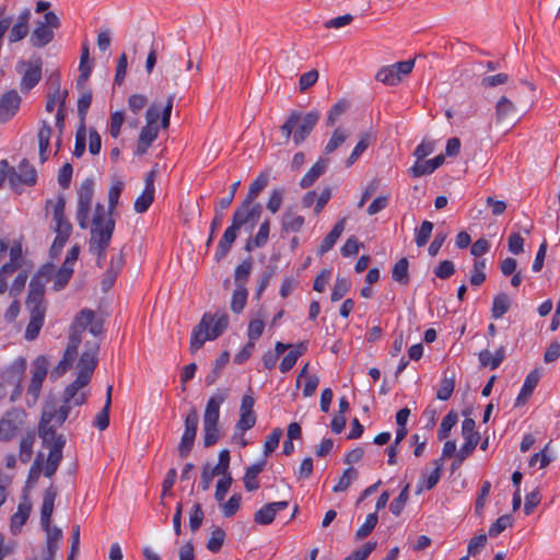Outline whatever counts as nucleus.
Here are the masks:
<instances>
[{"mask_svg":"<svg viewBox=\"0 0 560 560\" xmlns=\"http://www.w3.org/2000/svg\"><path fill=\"white\" fill-rule=\"evenodd\" d=\"M262 212L260 203L247 202L245 199L242 205L234 211L232 224L224 231L217 250L214 258L217 261L222 260L230 252L233 243L237 237V233L245 224L250 223L252 228L259 220Z\"/></svg>","mask_w":560,"mask_h":560,"instance_id":"obj_1","label":"nucleus"},{"mask_svg":"<svg viewBox=\"0 0 560 560\" xmlns=\"http://www.w3.org/2000/svg\"><path fill=\"white\" fill-rule=\"evenodd\" d=\"M229 327V315L224 311L205 313L199 324L192 329L190 337V352L196 353L207 340H215Z\"/></svg>","mask_w":560,"mask_h":560,"instance_id":"obj_2","label":"nucleus"},{"mask_svg":"<svg viewBox=\"0 0 560 560\" xmlns=\"http://www.w3.org/2000/svg\"><path fill=\"white\" fill-rule=\"evenodd\" d=\"M320 114L314 109L308 113L291 110L287 120L280 126V131L285 141L292 138L295 145H300L311 135L318 124Z\"/></svg>","mask_w":560,"mask_h":560,"instance_id":"obj_3","label":"nucleus"},{"mask_svg":"<svg viewBox=\"0 0 560 560\" xmlns=\"http://www.w3.org/2000/svg\"><path fill=\"white\" fill-rule=\"evenodd\" d=\"M98 350V340L85 342L84 351L82 352L77 365V378L66 387L67 399L73 398L78 390L90 383L93 372L97 365Z\"/></svg>","mask_w":560,"mask_h":560,"instance_id":"obj_4","label":"nucleus"},{"mask_svg":"<svg viewBox=\"0 0 560 560\" xmlns=\"http://www.w3.org/2000/svg\"><path fill=\"white\" fill-rule=\"evenodd\" d=\"M71 400L72 398L67 399L65 389L62 394V405L58 409H55L49 405L45 406L38 424V435L42 438L43 443L50 442V440H57L60 435L56 433V428L62 425L69 417Z\"/></svg>","mask_w":560,"mask_h":560,"instance_id":"obj_5","label":"nucleus"},{"mask_svg":"<svg viewBox=\"0 0 560 560\" xmlns=\"http://www.w3.org/2000/svg\"><path fill=\"white\" fill-rule=\"evenodd\" d=\"M115 231V220L113 217L106 215L105 206L96 203L91 224V238L89 247H98L107 249Z\"/></svg>","mask_w":560,"mask_h":560,"instance_id":"obj_6","label":"nucleus"},{"mask_svg":"<svg viewBox=\"0 0 560 560\" xmlns=\"http://www.w3.org/2000/svg\"><path fill=\"white\" fill-rule=\"evenodd\" d=\"M66 199L63 196H59L54 206L52 220L55 222L54 232L56 237L50 247V255L52 257L58 256L65 244L68 242L72 233V224L65 215Z\"/></svg>","mask_w":560,"mask_h":560,"instance_id":"obj_7","label":"nucleus"},{"mask_svg":"<svg viewBox=\"0 0 560 560\" xmlns=\"http://www.w3.org/2000/svg\"><path fill=\"white\" fill-rule=\"evenodd\" d=\"M61 22L55 12H46L44 20L36 23V27L31 35L32 46L42 48L48 45L54 39V30L59 28Z\"/></svg>","mask_w":560,"mask_h":560,"instance_id":"obj_8","label":"nucleus"},{"mask_svg":"<svg viewBox=\"0 0 560 560\" xmlns=\"http://www.w3.org/2000/svg\"><path fill=\"white\" fill-rule=\"evenodd\" d=\"M15 69L22 74L20 83L21 91L28 93L42 79L43 60L39 56L30 60L22 59L18 61Z\"/></svg>","mask_w":560,"mask_h":560,"instance_id":"obj_9","label":"nucleus"},{"mask_svg":"<svg viewBox=\"0 0 560 560\" xmlns=\"http://www.w3.org/2000/svg\"><path fill=\"white\" fill-rule=\"evenodd\" d=\"M103 319L95 318V313L90 308L80 311L73 319L70 327L69 336L77 334L82 338V332L89 328V331L94 336V340L101 342V336L103 334Z\"/></svg>","mask_w":560,"mask_h":560,"instance_id":"obj_10","label":"nucleus"},{"mask_svg":"<svg viewBox=\"0 0 560 560\" xmlns=\"http://www.w3.org/2000/svg\"><path fill=\"white\" fill-rule=\"evenodd\" d=\"M26 413L21 408H11L0 419V441H12L23 429Z\"/></svg>","mask_w":560,"mask_h":560,"instance_id":"obj_11","label":"nucleus"},{"mask_svg":"<svg viewBox=\"0 0 560 560\" xmlns=\"http://www.w3.org/2000/svg\"><path fill=\"white\" fill-rule=\"evenodd\" d=\"M48 368L49 361L46 355H38L32 362V378L26 390L28 406L36 404L40 395L43 382L48 374Z\"/></svg>","mask_w":560,"mask_h":560,"instance_id":"obj_12","label":"nucleus"},{"mask_svg":"<svg viewBox=\"0 0 560 560\" xmlns=\"http://www.w3.org/2000/svg\"><path fill=\"white\" fill-rule=\"evenodd\" d=\"M94 196V180L92 178L84 179L78 190V206L75 219L82 230L89 226V215L92 208V200Z\"/></svg>","mask_w":560,"mask_h":560,"instance_id":"obj_13","label":"nucleus"},{"mask_svg":"<svg viewBox=\"0 0 560 560\" xmlns=\"http://www.w3.org/2000/svg\"><path fill=\"white\" fill-rule=\"evenodd\" d=\"M198 424L199 415L196 408H191L185 417L184 433L177 446L178 455L180 458H186L190 454L197 436Z\"/></svg>","mask_w":560,"mask_h":560,"instance_id":"obj_14","label":"nucleus"},{"mask_svg":"<svg viewBox=\"0 0 560 560\" xmlns=\"http://www.w3.org/2000/svg\"><path fill=\"white\" fill-rule=\"evenodd\" d=\"M80 343L81 337H79L77 334H74L73 336H69V342L63 352L62 359L49 373L50 380L56 381L60 378L72 366L78 355V349Z\"/></svg>","mask_w":560,"mask_h":560,"instance_id":"obj_15","label":"nucleus"},{"mask_svg":"<svg viewBox=\"0 0 560 560\" xmlns=\"http://www.w3.org/2000/svg\"><path fill=\"white\" fill-rule=\"evenodd\" d=\"M159 118L160 105H158L156 103H152L145 113L147 125L142 127L140 131L138 139L140 142L144 141L145 143L151 145L152 142L158 138L159 127L156 124Z\"/></svg>","mask_w":560,"mask_h":560,"instance_id":"obj_16","label":"nucleus"},{"mask_svg":"<svg viewBox=\"0 0 560 560\" xmlns=\"http://www.w3.org/2000/svg\"><path fill=\"white\" fill-rule=\"evenodd\" d=\"M45 444L50 445L46 466L44 468V476L51 478L58 469V466L62 459V450L66 445V439L63 435H59L57 440H50Z\"/></svg>","mask_w":560,"mask_h":560,"instance_id":"obj_17","label":"nucleus"},{"mask_svg":"<svg viewBox=\"0 0 560 560\" xmlns=\"http://www.w3.org/2000/svg\"><path fill=\"white\" fill-rule=\"evenodd\" d=\"M9 182L11 186H15L16 183H22L27 186H33L37 180V172L33 164L28 160L23 159L19 166L18 172L14 168H10Z\"/></svg>","mask_w":560,"mask_h":560,"instance_id":"obj_18","label":"nucleus"},{"mask_svg":"<svg viewBox=\"0 0 560 560\" xmlns=\"http://www.w3.org/2000/svg\"><path fill=\"white\" fill-rule=\"evenodd\" d=\"M26 370V360L19 358L5 371V380L10 384H15V388L11 395V400L14 401L21 396L23 392L22 378Z\"/></svg>","mask_w":560,"mask_h":560,"instance_id":"obj_19","label":"nucleus"},{"mask_svg":"<svg viewBox=\"0 0 560 560\" xmlns=\"http://www.w3.org/2000/svg\"><path fill=\"white\" fill-rule=\"evenodd\" d=\"M229 388H219L207 401L203 412V423L219 422L220 406L228 399Z\"/></svg>","mask_w":560,"mask_h":560,"instance_id":"obj_20","label":"nucleus"},{"mask_svg":"<svg viewBox=\"0 0 560 560\" xmlns=\"http://www.w3.org/2000/svg\"><path fill=\"white\" fill-rule=\"evenodd\" d=\"M21 97L16 91L10 90L0 97V122L9 121L19 110Z\"/></svg>","mask_w":560,"mask_h":560,"instance_id":"obj_21","label":"nucleus"},{"mask_svg":"<svg viewBox=\"0 0 560 560\" xmlns=\"http://www.w3.org/2000/svg\"><path fill=\"white\" fill-rule=\"evenodd\" d=\"M288 501H278L265 504L254 514V522L259 525H269L273 522L278 512L287 509Z\"/></svg>","mask_w":560,"mask_h":560,"instance_id":"obj_22","label":"nucleus"},{"mask_svg":"<svg viewBox=\"0 0 560 560\" xmlns=\"http://www.w3.org/2000/svg\"><path fill=\"white\" fill-rule=\"evenodd\" d=\"M56 497L57 489L50 485L44 493L40 509V524L43 529H48V526H50V518L54 512Z\"/></svg>","mask_w":560,"mask_h":560,"instance_id":"obj_23","label":"nucleus"},{"mask_svg":"<svg viewBox=\"0 0 560 560\" xmlns=\"http://www.w3.org/2000/svg\"><path fill=\"white\" fill-rule=\"evenodd\" d=\"M32 16L31 10L25 8L18 16L15 24L11 27L9 34L10 43L22 40L28 33V22Z\"/></svg>","mask_w":560,"mask_h":560,"instance_id":"obj_24","label":"nucleus"},{"mask_svg":"<svg viewBox=\"0 0 560 560\" xmlns=\"http://www.w3.org/2000/svg\"><path fill=\"white\" fill-rule=\"evenodd\" d=\"M32 511V503L27 495H24L23 501L20 502L18 511L11 516V532L16 534L21 530L23 525L27 522Z\"/></svg>","mask_w":560,"mask_h":560,"instance_id":"obj_25","label":"nucleus"},{"mask_svg":"<svg viewBox=\"0 0 560 560\" xmlns=\"http://www.w3.org/2000/svg\"><path fill=\"white\" fill-rule=\"evenodd\" d=\"M10 261L1 267V275H12L23 265V250L20 241L13 242L9 250Z\"/></svg>","mask_w":560,"mask_h":560,"instance_id":"obj_26","label":"nucleus"},{"mask_svg":"<svg viewBox=\"0 0 560 560\" xmlns=\"http://www.w3.org/2000/svg\"><path fill=\"white\" fill-rule=\"evenodd\" d=\"M445 161L443 154H439L435 158L427 161H417L415 165L410 168V174L412 177H421L423 175H429L433 173L438 167H440Z\"/></svg>","mask_w":560,"mask_h":560,"instance_id":"obj_27","label":"nucleus"},{"mask_svg":"<svg viewBox=\"0 0 560 560\" xmlns=\"http://www.w3.org/2000/svg\"><path fill=\"white\" fill-rule=\"evenodd\" d=\"M329 159L320 158L300 180L302 188L311 187L327 171Z\"/></svg>","mask_w":560,"mask_h":560,"instance_id":"obj_28","label":"nucleus"},{"mask_svg":"<svg viewBox=\"0 0 560 560\" xmlns=\"http://www.w3.org/2000/svg\"><path fill=\"white\" fill-rule=\"evenodd\" d=\"M346 218H341L332 228V230L324 237L320 245L318 246L317 253L324 255L330 250L346 228Z\"/></svg>","mask_w":560,"mask_h":560,"instance_id":"obj_29","label":"nucleus"},{"mask_svg":"<svg viewBox=\"0 0 560 560\" xmlns=\"http://www.w3.org/2000/svg\"><path fill=\"white\" fill-rule=\"evenodd\" d=\"M266 464V459H260L247 467L243 478L244 487L247 491H255L259 488L257 476L264 470Z\"/></svg>","mask_w":560,"mask_h":560,"instance_id":"obj_30","label":"nucleus"},{"mask_svg":"<svg viewBox=\"0 0 560 560\" xmlns=\"http://www.w3.org/2000/svg\"><path fill=\"white\" fill-rule=\"evenodd\" d=\"M516 116V106L506 96H501L495 104L497 122L512 120Z\"/></svg>","mask_w":560,"mask_h":560,"instance_id":"obj_31","label":"nucleus"},{"mask_svg":"<svg viewBox=\"0 0 560 560\" xmlns=\"http://www.w3.org/2000/svg\"><path fill=\"white\" fill-rule=\"evenodd\" d=\"M540 375L537 370L529 372L524 381L522 389L516 398V405L520 406L525 404L526 400L532 396L535 387L539 382Z\"/></svg>","mask_w":560,"mask_h":560,"instance_id":"obj_32","label":"nucleus"},{"mask_svg":"<svg viewBox=\"0 0 560 560\" xmlns=\"http://www.w3.org/2000/svg\"><path fill=\"white\" fill-rule=\"evenodd\" d=\"M51 133L52 129L50 125L46 120H43L42 127L37 133L40 163H45L47 161V151L50 145Z\"/></svg>","mask_w":560,"mask_h":560,"instance_id":"obj_33","label":"nucleus"},{"mask_svg":"<svg viewBox=\"0 0 560 560\" xmlns=\"http://www.w3.org/2000/svg\"><path fill=\"white\" fill-rule=\"evenodd\" d=\"M36 435L34 430L27 431L22 435L19 444V458L23 464L31 460Z\"/></svg>","mask_w":560,"mask_h":560,"instance_id":"obj_34","label":"nucleus"},{"mask_svg":"<svg viewBox=\"0 0 560 560\" xmlns=\"http://www.w3.org/2000/svg\"><path fill=\"white\" fill-rule=\"evenodd\" d=\"M304 222V217L296 214L289 208L282 214L281 226L284 232H300Z\"/></svg>","mask_w":560,"mask_h":560,"instance_id":"obj_35","label":"nucleus"},{"mask_svg":"<svg viewBox=\"0 0 560 560\" xmlns=\"http://www.w3.org/2000/svg\"><path fill=\"white\" fill-rule=\"evenodd\" d=\"M112 392L113 385H108L106 389V399L103 409L96 415L93 424L101 431H104L109 425V410L112 406Z\"/></svg>","mask_w":560,"mask_h":560,"instance_id":"obj_36","label":"nucleus"},{"mask_svg":"<svg viewBox=\"0 0 560 560\" xmlns=\"http://www.w3.org/2000/svg\"><path fill=\"white\" fill-rule=\"evenodd\" d=\"M254 266L252 257L244 259L238 264L234 270V283L235 287H246V282L249 279Z\"/></svg>","mask_w":560,"mask_h":560,"instance_id":"obj_37","label":"nucleus"},{"mask_svg":"<svg viewBox=\"0 0 560 560\" xmlns=\"http://www.w3.org/2000/svg\"><path fill=\"white\" fill-rule=\"evenodd\" d=\"M125 183L120 179H115L108 190V207L106 211L107 217H113L115 209L117 208L119 197L124 190Z\"/></svg>","mask_w":560,"mask_h":560,"instance_id":"obj_38","label":"nucleus"},{"mask_svg":"<svg viewBox=\"0 0 560 560\" xmlns=\"http://www.w3.org/2000/svg\"><path fill=\"white\" fill-rule=\"evenodd\" d=\"M269 182V173L268 172H261L255 180L250 184L248 188V192L246 196L247 202H254V200L258 197L260 191L265 189V187L268 185Z\"/></svg>","mask_w":560,"mask_h":560,"instance_id":"obj_39","label":"nucleus"},{"mask_svg":"<svg viewBox=\"0 0 560 560\" xmlns=\"http://www.w3.org/2000/svg\"><path fill=\"white\" fill-rule=\"evenodd\" d=\"M45 285L44 281L32 279L26 299V305L44 303Z\"/></svg>","mask_w":560,"mask_h":560,"instance_id":"obj_40","label":"nucleus"},{"mask_svg":"<svg viewBox=\"0 0 560 560\" xmlns=\"http://www.w3.org/2000/svg\"><path fill=\"white\" fill-rule=\"evenodd\" d=\"M248 291L246 287H235L231 299V310L235 314H240L246 306Z\"/></svg>","mask_w":560,"mask_h":560,"instance_id":"obj_41","label":"nucleus"},{"mask_svg":"<svg viewBox=\"0 0 560 560\" xmlns=\"http://www.w3.org/2000/svg\"><path fill=\"white\" fill-rule=\"evenodd\" d=\"M409 261L406 257L400 258L392 270V278L400 284H408L409 282Z\"/></svg>","mask_w":560,"mask_h":560,"instance_id":"obj_42","label":"nucleus"},{"mask_svg":"<svg viewBox=\"0 0 560 560\" xmlns=\"http://www.w3.org/2000/svg\"><path fill=\"white\" fill-rule=\"evenodd\" d=\"M350 133L348 130L342 128H336L324 149V153L331 154L332 152H335L339 147H341L345 143Z\"/></svg>","mask_w":560,"mask_h":560,"instance_id":"obj_43","label":"nucleus"},{"mask_svg":"<svg viewBox=\"0 0 560 560\" xmlns=\"http://www.w3.org/2000/svg\"><path fill=\"white\" fill-rule=\"evenodd\" d=\"M47 533V539H46V548H47V556L55 557L57 550H58V542L62 539V530L58 527H50L48 526V529H44Z\"/></svg>","mask_w":560,"mask_h":560,"instance_id":"obj_44","label":"nucleus"},{"mask_svg":"<svg viewBox=\"0 0 560 560\" xmlns=\"http://www.w3.org/2000/svg\"><path fill=\"white\" fill-rule=\"evenodd\" d=\"M511 300L505 293H500L494 296L492 303V317L494 319L501 318L510 308Z\"/></svg>","mask_w":560,"mask_h":560,"instance_id":"obj_45","label":"nucleus"},{"mask_svg":"<svg viewBox=\"0 0 560 560\" xmlns=\"http://www.w3.org/2000/svg\"><path fill=\"white\" fill-rule=\"evenodd\" d=\"M553 459L552 451H551V442L547 443L545 447L538 452L535 453L530 459H529V466H535L537 463H539V468L547 467L551 460Z\"/></svg>","mask_w":560,"mask_h":560,"instance_id":"obj_46","label":"nucleus"},{"mask_svg":"<svg viewBox=\"0 0 560 560\" xmlns=\"http://www.w3.org/2000/svg\"><path fill=\"white\" fill-rule=\"evenodd\" d=\"M458 416L454 410H451L443 419L438 431V438L443 441L448 438L451 430L457 423Z\"/></svg>","mask_w":560,"mask_h":560,"instance_id":"obj_47","label":"nucleus"},{"mask_svg":"<svg viewBox=\"0 0 560 560\" xmlns=\"http://www.w3.org/2000/svg\"><path fill=\"white\" fill-rule=\"evenodd\" d=\"M52 80V84L55 85V91L48 95L45 108L48 113H52L56 104H61V101L63 100V91L60 90V77L59 74L56 75Z\"/></svg>","mask_w":560,"mask_h":560,"instance_id":"obj_48","label":"nucleus"},{"mask_svg":"<svg viewBox=\"0 0 560 560\" xmlns=\"http://www.w3.org/2000/svg\"><path fill=\"white\" fill-rule=\"evenodd\" d=\"M375 79L386 85H396L400 82V77L397 75V70L394 69L393 65L381 68Z\"/></svg>","mask_w":560,"mask_h":560,"instance_id":"obj_49","label":"nucleus"},{"mask_svg":"<svg viewBox=\"0 0 560 560\" xmlns=\"http://www.w3.org/2000/svg\"><path fill=\"white\" fill-rule=\"evenodd\" d=\"M219 422L203 423V445L210 447L220 440Z\"/></svg>","mask_w":560,"mask_h":560,"instance_id":"obj_50","label":"nucleus"},{"mask_svg":"<svg viewBox=\"0 0 560 560\" xmlns=\"http://www.w3.org/2000/svg\"><path fill=\"white\" fill-rule=\"evenodd\" d=\"M226 534L221 527H215L207 541V549L213 553H217L221 550Z\"/></svg>","mask_w":560,"mask_h":560,"instance_id":"obj_51","label":"nucleus"},{"mask_svg":"<svg viewBox=\"0 0 560 560\" xmlns=\"http://www.w3.org/2000/svg\"><path fill=\"white\" fill-rule=\"evenodd\" d=\"M377 522H378L377 513L376 512L370 513L366 516L365 522L357 529L355 539L362 540L365 537H368L373 532L375 526L377 525Z\"/></svg>","mask_w":560,"mask_h":560,"instance_id":"obj_52","label":"nucleus"},{"mask_svg":"<svg viewBox=\"0 0 560 560\" xmlns=\"http://www.w3.org/2000/svg\"><path fill=\"white\" fill-rule=\"evenodd\" d=\"M371 136L369 133L361 135V138L350 156L347 159L346 165L349 167L355 163V161L361 156V154L369 148Z\"/></svg>","mask_w":560,"mask_h":560,"instance_id":"obj_53","label":"nucleus"},{"mask_svg":"<svg viewBox=\"0 0 560 560\" xmlns=\"http://www.w3.org/2000/svg\"><path fill=\"white\" fill-rule=\"evenodd\" d=\"M486 260L485 259H476L474 261L471 275H470V284L475 287H479L486 280Z\"/></svg>","mask_w":560,"mask_h":560,"instance_id":"obj_54","label":"nucleus"},{"mask_svg":"<svg viewBox=\"0 0 560 560\" xmlns=\"http://www.w3.org/2000/svg\"><path fill=\"white\" fill-rule=\"evenodd\" d=\"M476 422L471 418H466L462 423V435L466 442L472 441L474 444L479 443L480 434L475 430Z\"/></svg>","mask_w":560,"mask_h":560,"instance_id":"obj_55","label":"nucleus"},{"mask_svg":"<svg viewBox=\"0 0 560 560\" xmlns=\"http://www.w3.org/2000/svg\"><path fill=\"white\" fill-rule=\"evenodd\" d=\"M409 485H406L397 498H395L390 504L389 510L395 516H399L409 499Z\"/></svg>","mask_w":560,"mask_h":560,"instance_id":"obj_56","label":"nucleus"},{"mask_svg":"<svg viewBox=\"0 0 560 560\" xmlns=\"http://www.w3.org/2000/svg\"><path fill=\"white\" fill-rule=\"evenodd\" d=\"M358 471L353 467L347 468L342 476L339 478L338 483L332 488L334 492H342L346 491L351 482L357 479Z\"/></svg>","mask_w":560,"mask_h":560,"instance_id":"obj_57","label":"nucleus"},{"mask_svg":"<svg viewBox=\"0 0 560 560\" xmlns=\"http://www.w3.org/2000/svg\"><path fill=\"white\" fill-rule=\"evenodd\" d=\"M154 200V191L144 189L142 194L136 199L133 209L137 213H144Z\"/></svg>","mask_w":560,"mask_h":560,"instance_id":"obj_58","label":"nucleus"},{"mask_svg":"<svg viewBox=\"0 0 560 560\" xmlns=\"http://www.w3.org/2000/svg\"><path fill=\"white\" fill-rule=\"evenodd\" d=\"M432 230L433 223L430 221H423L420 228L416 230L415 242L418 247H422L428 243L432 234Z\"/></svg>","mask_w":560,"mask_h":560,"instance_id":"obj_59","label":"nucleus"},{"mask_svg":"<svg viewBox=\"0 0 560 560\" xmlns=\"http://www.w3.org/2000/svg\"><path fill=\"white\" fill-rule=\"evenodd\" d=\"M85 138H86L85 124L81 122L77 130V133H75V143H74V150H73V155L78 159L81 158L85 152V144H86Z\"/></svg>","mask_w":560,"mask_h":560,"instance_id":"obj_60","label":"nucleus"},{"mask_svg":"<svg viewBox=\"0 0 560 560\" xmlns=\"http://www.w3.org/2000/svg\"><path fill=\"white\" fill-rule=\"evenodd\" d=\"M350 281L346 278H337L331 291L330 299L332 302L341 300L350 290Z\"/></svg>","mask_w":560,"mask_h":560,"instance_id":"obj_61","label":"nucleus"},{"mask_svg":"<svg viewBox=\"0 0 560 560\" xmlns=\"http://www.w3.org/2000/svg\"><path fill=\"white\" fill-rule=\"evenodd\" d=\"M282 433V429L275 428L267 436L264 445L265 456H269L278 447Z\"/></svg>","mask_w":560,"mask_h":560,"instance_id":"obj_62","label":"nucleus"},{"mask_svg":"<svg viewBox=\"0 0 560 560\" xmlns=\"http://www.w3.org/2000/svg\"><path fill=\"white\" fill-rule=\"evenodd\" d=\"M513 520L511 515L504 514L500 516L490 527H489V536L497 537L508 527L512 526Z\"/></svg>","mask_w":560,"mask_h":560,"instance_id":"obj_63","label":"nucleus"},{"mask_svg":"<svg viewBox=\"0 0 560 560\" xmlns=\"http://www.w3.org/2000/svg\"><path fill=\"white\" fill-rule=\"evenodd\" d=\"M375 548L376 542L368 541L360 549L354 550L343 560H366Z\"/></svg>","mask_w":560,"mask_h":560,"instance_id":"obj_64","label":"nucleus"}]
</instances>
